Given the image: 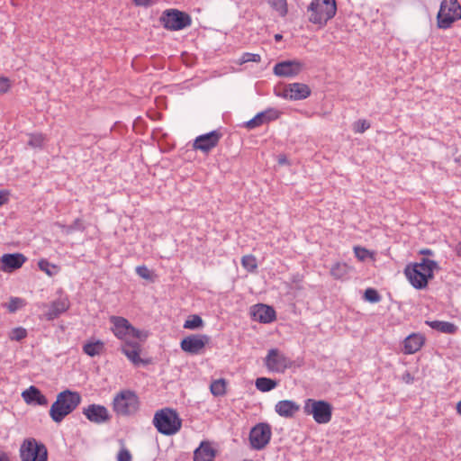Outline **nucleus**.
Segmentation results:
<instances>
[{"label":"nucleus","mask_w":461,"mask_h":461,"mask_svg":"<svg viewBox=\"0 0 461 461\" xmlns=\"http://www.w3.org/2000/svg\"><path fill=\"white\" fill-rule=\"evenodd\" d=\"M203 326V320L199 315H192L190 319L184 323V328L188 330H195Z\"/></svg>","instance_id":"nucleus-34"},{"label":"nucleus","mask_w":461,"mask_h":461,"mask_svg":"<svg viewBox=\"0 0 461 461\" xmlns=\"http://www.w3.org/2000/svg\"><path fill=\"white\" fill-rule=\"evenodd\" d=\"M336 12L335 0H312L307 7L309 22L321 28L335 16Z\"/></svg>","instance_id":"nucleus-3"},{"label":"nucleus","mask_w":461,"mask_h":461,"mask_svg":"<svg viewBox=\"0 0 461 461\" xmlns=\"http://www.w3.org/2000/svg\"><path fill=\"white\" fill-rule=\"evenodd\" d=\"M282 38H283V36H282L281 34H276V35H275V40H276V41H281V40H282Z\"/></svg>","instance_id":"nucleus-54"},{"label":"nucleus","mask_w":461,"mask_h":461,"mask_svg":"<svg viewBox=\"0 0 461 461\" xmlns=\"http://www.w3.org/2000/svg\"><path fill=\"white\" fill-rule=\"evenodd\" d=\"M426 324L431 329L446 334H454L457 330V327L449 321H426Z\"/></svg>","instance_id":"nucleus-27"},{"label":"nucleus","mask_w":461,"mask_h":461,"mask_svg":"<svg viewBox=\"0 0 461 461\" xmlns=\"http://www.w3.org/2000/svg\"><path fill=\"white\" fill-rule=\"evenodd\" d=\"M135 5L148 7L155 3V0H132Z\"/></svg>","instance_id":"nucleus-48"},{"label":"nucleus","mask_w":461,"mask_h":461,"mask_svg":"<svg viewBox=\"0 0 461 461\" xmlns=\"http://www.w3.org/2000/svg\"><path fill=\"white\" fill-rule=\"evenodd\" d=\"M256 388L262 392L267 393L277 386V382L268 377H258L255 381Z\"/></svg>","instance_id":"nucleus-28"},{"label":"nucleus","mask_w":461,"mask_h":461,"mask_svg":"<svg viewBox=\"0 0 461 461\" xmlns=\"http://www.w3.org/2000/svg\"><path fill=\"white\" fill-rule=\"evenodd\" d=\"M11 87V82L7 77H0V95L6 93Z\"/></svg>","instance_id":"nucleus-47"},{"label":"nucleus","mask_w":461,"mask_h":461,"mask_svg":"<svg viewBox=\"0 0 461 461\" xmlns=\"http://www.w3.org/2000/svg\"><path fill=\"white\" fill-rule=\"evenodd\" d=\"M354 253L356 258L360 261L366 260L371 255L369 250L359 246L354 247Z\"/></svg>","instance_id":"nucleus-44"},{"label":"nucleus","mask_w":461,"mask_h":461,"mask_svg":"<svg viewBox=\"0 0 461 461\" xmlns=\"http://www.w3.org/2000/svg\"><path fill=\"white\" fill-rule=\"evenodd\" d=\"M45 138L42 134H32L28 141V145L32 148H41Z\"/></svg>","instance_id":"nucleus-40"},{"label":"nucleus","mask_w":461,"mask_h":461,"mask_svg":"<svg viewBox=\"0 0 461 461\" xmlns=\"http://www.w3.org/2000/svg\"><path fill=\"white\" fill-rule=\"evenodd\" d=\"M304 64L297 59L285 60L276 63L273 68L276 76L281 77H294L303 69Z\"/></svg>","instance_id":"nucleus-14"},{"label":"nucleus","mask_w":461,"mask_h":461,"mask_svg":"<svg viewBox=\"0 0 461 461\" xmlns=\"http://www.w3.org/2000/svg\"><path fill=\"white\" fill-rule=\"evenodd\" d=\"M153 423L158 432L167 436L177 433L182 426L177 412L169 408L158 411L154 415Z\"/></svg>","instance_id":"nucleus-5"},{"label":"nucleus","mask_w":461,"mask_h":461,"mask_svg":"<svg viewBox=\"0 0 461 461\" xmlns=\"http://www.w3.org/2000/svg\"><path fill=\"white\" fill-rule=\"evenodd\" d=\"M350 267L346 263L338 262L330 268V275L335 279H344L348 275Z\"/></svg>","instance_id":"nucleus-29"},{"label":"nucleus","mask_w":461,"mask_h":461,"mask_svg":"<svg viewBox=\"0 0 461 461\" xmlns=\"http://www.w3.org/2000/svg\"><path fill=\"white\" fill-rule=\"evenodd\" d=\"M161 22L170 31H180L192 23L189 14L176 9L166 10L161 16Z\"/></svg>","instance_id":"nucleus-11"},{"label":"nucleus","mask_w":461,"mask_h":461,"mask_svg":"<svg viewBox=\"0 0 461 461\" xmlns=\"http://www.w3.org/2000/svg\"><path fill=\"white\" fill-rule=\"evenodd\" d=\"M26 258L21 253L5 254L0 258V269L4 272H11L20 268Z\"/></svg>","instance_id":"nucleus-20"},{"label":"nucleus","mask_w":461,"mask_h":461,"mask_svg":"<svg viewBox=\"0 0 461 461\" xmlns=\"http://www.w3.org/2000/svg\"><path fill=\"white\" fill-rule=\"evenodd\" d=\"M84 415L88 420L96 424H102L110 420V414L106 407L99 404H90L83 410Z\"/></svg>","instance_id":"nucleus-19"},{"label":"nucleus","mask_w":461,"mask_h":461,"mask_svg":"<svg viewBox=\"0 0 461 461\" xmlns=\"http://www.w3.org/2000/svg\"><path fill=\"white\" fill-rule=\"evenodd\" d=\"M38 267L40 270L46 273L50 276H55L59 272L58 267L54 264H51L45 258L39 260Z\"/></svg>","instance_id":"nucleus-32"},{"label":"nucleus","mask_w":461,"mask_h":461,"mask_svg":"<svg viewBox=\"0 0 461 461\" xmlns=\"http://www.w3.org/2000/svg\"><path fill=\"white\" fill-rule=\"evenodd\" d=\"M81 402L77 392L65 390L57 395L56 401L50 409V416L53 421L60 423L66 416L70 414Z\"/></svg>","instance_id":"nucleus-1"},{"label":"nucleus","mask_w":461,"mask_h":461,"mask_svg":"<svg viewBox=\"0 0 461 461\" xmlns=\"http://www.w3.org/2000/svg\"><path fill=\"white\" fill-rule=\"evenodd\" d=\"M311 95L310 87L303 83H291L288 84L282 94H277L285 99L290 100H303L309 97Z\"/></svg>","instance_id":"nucleus-17"},{"label":"nucleus","mask_w":461,"mask_h":461,"mask_svg":"<svg viewBox=\"0 0 461 461\" xmlns=\"http://www.w3.org/2000/svg\"><path fill=\"white\" fill-rule=\"evenodd\" d=\"M9 192L6 190H0V206L7 203Z\"/></svg>","instance_id":"nucleus-49"},{"label":"nucleus","mask_w":461,"mask_h":461,"mask_svg":"<svg viewBox=\"0 0 461 461\" xmlns=\"http://www.w3.org/2000/svg\"><path fill=\"white\" fill-rule=\"evenodd\" d=\"M241 265L249 272H253L258 268L257 259L253 255L243 256Z\"/></svg>","instance_id":"nucleus-33"},{"label":"nucleus","mask_w":461,"mask_h":461,"mask_svg":"<svg viewBox=\"0 0 461 461\" xmlns=\"http://www.w3.org/2000/svg\"><path fill=\"white\" fill-rule=\"evenodd\" d=\"M272 428L268 423L260 422L256 424L249 431V440L251 449L262 450L270 442Z\"/></svg>","instance_id":"nucleus-10"},{"label":"nucleus","mask_w":461,"mask_h":461,"mask_svg":"<svg viewBox=\"0 0 461 461\" xmlns=\"http://www.w3.org/2000/svg\"><path fill=\"white\" fill-rule=\"evenodd\" d=\"M264 123L263 113H258L254 118L246 122V127L249 129H254Z\"/></svg>","instance_id":"nucleus-43"},{"label":"nucleus","mask_w":461,"mask_h":461,"mask_svg":"<svg viewBox=\"0 0 461 461\" xmlns=\"http://www.w3.org/2000/svg\"><path fill=\"white\" fill-rule=\"evenodd\" d=\"M216 449L210 441H202L194 451V461H215Z\"/></svg>","instance_id":"nucleus-23"},{"label":"nucleus","mask_w":461,"mask_h":461,"mask_svg":"<svg viewBox=\"0 0 461 461\" xmlns=\"http://www.w3.org/2000/svg\"><path fill=\"white\" fill-rule=\"evenodd\" d=\"M461 19V5L457 0H443L437 14V25L439 29H448Z\"/></svg>","instance_id":"nucleus-8"},{"label":"nucleus","mask_w":461,"mask_h":461,"mask_svg":"<svg viewBox=\"0 0 461 461\" xmlns=\"http://www.w3.org/2000/svg\"><path fill=\"white\" fill-rule=\"evenodd\" d=\"M24 301L19 297H12L6 304V308L10 312H15L24 305Z\"/></svg>","instance_id":"nucleus-35"},{"label":"nucleus","mask_w":461,"mask_h":461,"mask_svg":"<svg viewBox=\"0 0 461 461\" xmlns=\"http://www.w3.org/2000/svg\"><path fill=\"white\" fill-rule=\"evenodd\" d=\"M264 362L267 370L273 373H284L293 365V361L277 348L269 349Z\"/></svg>","instance_id":"nucleus-12"},{"label":"nucleus","mask_w":461,"mask_h":461,"mask_svg":"<svg viewBox=\"0 0 461 461\" xmlns=\"http://www.w3.org/2000/svg\"><path fill=\"white\" fill-rule=\"evenodd\" d=\"M332 405L324 400L309 398L304 401L303 412L318 424H327L332 418Z\"/></svg>","instance_id":"nucleus-7"},{"label":"nucleus","mask_w":461,"mask_h":461,"mask_svg":"<svg viewBox=\"0 0 461 461\" xmlns=\"http://www.w3.org/2000/svg\"><path fill=\"white\" fill-rule=\"evenodd\" d=\"M58 226L60 227L64 230V232H66L67 234H70L74 230H83V226H82L80 219H76L74 221L73 224H71V225L66 226V225L58 223Z\"/></svg>","instance_id":"nucleus-37"},{"label":"nucleus","mask_w":461,"mask_h":461,"mask_svg":"<svg viewBox=\"0 0 461 461\" xmlns=\"http://www.w3.org/2000/svg\"><path fill=\"white\" fill-rule=\"evenodd\" d=\"M261 58L258 54L245 52L240 57V64L248 63V62H259Z\"/></svg>","instance_id":"nucleus-42"},{"label":"nucleus","mask_w":461,"mask_h":461,"mask_svg":"<svg viewBox=\"0 0 461 461\" xmlns=\"http://www.w3.org/2000/svg\"><path fill=\"white\" fill-rule=\"evenodd\" d=\"M22 461H47L48 451L44 444L35 438H27L20 448Z\"/></svg>","instance_id":"nucleus-9"},{"label":"nucleus","mask_w":461,"mask_h":461,"mask_svg":"<svg viewBox=\"0 0 461 461\" xmlns=\"http://www.w3.org/2000/svg\"><path fill=\"white\" fill-rule=\"evenodd\" d=\"M456 412L461 416V401L456 404Z\"/></svg>","instance_id":"nucleus-53"},{"label":"nucleus","mask_w":461,"mask_h":461,"mask_svg":"<svg viewBox=\"0 0 461 461\" xmlns=\"http://www.w3.org/2000/svg\"><path fill=\"white\" fill-rule=\"evenodd\" d=\"M104 349V343L100 339L89 340L83 346V352L92 357L100 356Z\"/></svg>","instance_id":"nucleus-26"},{"label":"nucleus","mask_w":461,"mask_h":461,"mask_svg":"<svg viewBox=\"0 0 461 461\" xmlns=\"http://www.w3.org/2000/svg\"><path fill=\"white\" fill-rule=\"evenodd\" d=\"M267 2L279 16L285 17L287 14L288 6L286 0H267Z\"/></svg>","instance_id":"nucleus-30"},{"label":"nucleus","mask_w":461,"mask_h":461,"mask_svg":"<svg viewBox=\"0 0 461 461\" xmlns=\"http://www.w3.org/2000/svg\"><path fill=\"white\" fill-rule=\"evenodd\" d=\"M139 408V397L131 390H122L113 397V409L119 416H131L138 411Z\"/></svg>","instance_id":"nucleus-6"},{"label":"nucleus","mask_w":461,"mask_h":461,"mask_svg":"<svg viewBox=\"0 0 461 461\" xmlns=\"http://www.w3.org/2000/svg\"><path fill=\"white\" fill-rule=\"evenodd\" d=\"M23 401L30 405L47 406L49 402L47 397L35 386L31 385L22 393Z\"/></svg>","instance_id":"nucleus-22"},{"label":"nucleus","mask_w":461,"mask_h":461,"mask_svg":"<svg viewBox=\"0 0 461 461\" xmlns=\"http://www.w3.org/2000/svg\"><path fill=\"white\" fill-rule=\"evenodd\" d=\"M438 267L434 260L422 258L420 263L405 268V275L416 289H423L427 286L429 279L433 277V272Z\"/></svg>","instance_id":"nucleus-2"},{"label":"nucleus","mask_w":461,"mask_h":461,"mask_svg":"<svg viewBox=\"0 0 461 461\" xmlns=\"http://www.w3.org/2000/svg\"><path fill=\"white\" fill-rule=\"evenodd\" d=\"M42 307L48 308V311L44 313L45 319L47 321H53L69 309L70 302L67 295H63L51 302L49 305L43 303Z\"/></svg>","instance_id":"nucleus-15"},{"label":"nucleus","mask_w":461,"mask_h":461,"mask_svg":"<svg viewBox=\"0 0 461 461\" xmlns=\"http://www.w3.org/2000/svg\"><path fill=\"white\" fill-rule=\"evenodd\" d=\"M300 410V405L292 400H282L276 403L275 411L283 418H293Z\"/></svg>","instance_id":"nucleus-24"},{"label":"nucleus","mask_w":461,"mask_h":461,"mask_svg":"<svg viewBox=\"0 0 461 461\" xmlns=\"http://www.w3.org/2000/svg\"><path fill=\"white\" fill-rule=\"evenodd\" d=\"M456 253L458 257L461 258V241L457 243L456 247Z\"/></svg>","instance_id":"nucleus-51"},{"label":"nucleus","mask_w":461,"mask_h":461,"mask_svg":"<svg viewBox=\"0 0 461 461\" xmlns=\"http://www.w3.org/2000/svg\"><path fill=\"white\" fill-rule=\"evenodd\" d=\"M210 390L214 396H222L226 393V382L224 379H217L212 382Z\"/></svg>","instance_id":"nucleus-31"},{"label":"nucleus","mask_w":461,"mask_h":461,"mask_svg":"<svg viewBox=\"0 0 461 461\" xmlns=\"http://www.w3.org/2000/svg\"><path fill=\"white\" fill-rule=\"evenodd\" d=\"M243 461H254V460H251V459H244Z\"/></svg>","instance_id":"nucleus-56"},{"label":"nucleus","mask_w":461,"mask_h":461,"mask_svg":"<svg viewBox=\"0 0 461 461\" xmlns=\"http://www.w3.org/2000/svg\"><path fill=\"white\" fill-rule=\"evenodd\" d=\"M425 338L420 333L409 335L403 341L404 354L411 355L419 351L424 345Z\"/></svg>","instance_id":"nucleus-25"},{"label":"nucleus","mask_w":461,"mask_h":461,"mask_svg":"<svg viewBox=\"0 0 461 461\" xmlns=\"http://www.w3.org/2000/svg\"><path fill=\"white\" fill-rule=\"evenodd\" d=\"M278 161H279L280 164H285L286 162V158L285 157H282V158H279Z\"/></svg>","instance_id":"nucleus-55"},{"label":"nucleus","mask_w":461,"mask_h":461,"mask_svg":"<svg viewBox=\"0 0 461 461\" xmlns=\"http://www.w3.org/2000/svg\"><path fill=\"white\" fill-rule=\"evenodd\" d=\"M0 461H10L8 454L2 450H0Z\"/></svg>","instance_id":"nucleus-50"},{"label":"nucleus","mask_w":461,"mask_h":461,"mask_svg":"<svg viewBox=\"0 0 461 461\" xmlns=\"http://www.w3.org/2000/svg\"><path fill=\"white\" fill-rule=\"evenodd\" d=\"M136 273L138 274L139 276H140L143 279H146V280L151 279V273L146 266L137 267Z\"/></svg>","instance_id":"nucleus-46"},{"label":"nucleus","mask_w":461,"mask_h":461,"mask_svg":"<svg viewBox=\"0 0 461 461\" xmlns=\"http://www.w3.org/2000/svg\"><path fill=\"white\" fill-rule=\"evenodd\" d=\"M364 299L370 303H378L381 300V296L375 289L367 288L365 291Z\"/></svg>","instance_id":"nucleus-38"},{"label":"nucleus","mask_w":461,"mask_h":461,"mask_svg":"<svg viewBox=\"0 0 461 461\" xmlns=\"http://www.w3.org/2000/svg\"><path fill=\"white\" fill-rule=\"evenodd\" d=\"M260 113H263V121L265 123H267L270 121L276 120L277 118H279V116L281 114V113L275 108H268V109L261 112Z\"/></svg>","instance_id":"nucleus-36"},{"label":"nucleus","mask_w":461,"mask_h":461,"mask_svg":"<svg viewBox=\"0 0 461 461\" xmlns=\"http://www.w3.org/2000/svg\"><path fill=\"white\" fill-rule=\"evenodd\" d=\"M420 254L422 255H432V251L429 249H422L420 250Z\"/></svg>","instance_id":"nucleus-52"},{"label":"nucleus","mask_w":461,"mask_h":461,"mask_svg":"<svg viewBox=\"0 0 461 461\" xmlns=\"http://www.w3.org/2000/svg\"><path fill=\"white\" fill-rule=\"evenodd\" d=\"M370 128V123L366 119L357 120L353 123V131L356 133H363Z\"/></svg>","instance_id":"nucleus-39"},{"label":"nucleus","mask_w":461,"mask_h":461,"mask_svg":"<svg viewBox=\"0 0 461 461\" xmlns=\"http://www.w3.org/2000/svg\"><path fill=\"white\" fill-rule=\"evenodd\" d=\"M251 313L254 320L261 323H270L276 320V311L267 304H256L252 308Z\"/></svg>","instance_id":"nucleus-21"},{"label":"nucleus","mask_w":461,"mask_h":461,"mask_svg":"<svg viewBox=\"0 0 461 461\" xmlns=\"http://www.w3.org/2000/svg\"><path fill=\"white\" fill-rule=\"evenodd\" d=\"M131 452L126 447H122L116 456L117 461H131Z\"/></svg>","instance_id":"nucleus-45"},{"label":"nucleus","mask_w":461,"mask_h":461,"mask_svg":"<svg viewBox=\"0 0 461 461\" xmlns=\"http://www.w3.org/2000/svg\"><path fill=\"white\" fill-rule=\"evenodd\" d=\"M112 327L111 330L113 335L122 343H126L127 340H144L148 337V333L144 330H140L133 327L130 321L121 316H111L109 319Z\"/></svg>","instance_id":"nucleus-4"},{"label":"nucleus","mask_w":461,"mask_h":461,"mask_svg":"<svg viewBox=\"0 0 461 461\" xmlns=\"http://www.w3.org/2000/svg\"><path fill=\"white\" fill-rule=\"evenodd\" d=\"M221 138V133L216 130L199 135L194 141V149L203 152H209L218 145Z\"/></svg>","instance_id":"nucleus-16"},{"label":"nucleus","mask_w":461,"mask_h":461,"mask_svg":"<svg viewBox=\"0 0 461 461\" xmlns=\"http://www.w3.org/2000/svg\"><path fill=\"white\" fill-rule=\"evenodd\" d=\"M209 337L204 334H193L184 338L180 343L181 349L190 355H199L209 342Z\"/></svg>","instance_id":"nucleus-13"},{"label":"nucleus","mask_w":461,"mask_h":461,"mask_svg":"<svg viewBox=\"0 0 461 461\" xmlns=\"http://www.w3.org/2000/svg\"><path fill=\"white\" fill-rule=\"evenodd\" d=\"M27 336V330L24 328L17 327L12 330L10 339L12 340L20 341Z\"/></svg>","instance_id":"nucleus-41"},{"label":"nucleus","mask_w":461,"mask_h":461,"mask_svg":"<svg viewBox=\"0 0 461 461\" xmlns=\"http://www.w3.org/2000/svg\"><path fill=\"white\" fill-rule=\"evenodd\" d=\"M121 351L124 356L128 358L130 362L132 363L135 366H139L140 365L149 364L148 360H145L140 357V354L141 351L140 344L135 340H127L126 343H122L121 346Z\"/></svg>","instance_id":"nucleus-18"}]
</instances>
